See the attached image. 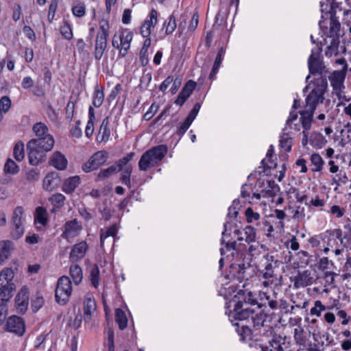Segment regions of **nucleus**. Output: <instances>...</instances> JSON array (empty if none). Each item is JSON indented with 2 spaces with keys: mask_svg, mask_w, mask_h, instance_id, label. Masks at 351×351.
<instances>
[{
  "mask_svg": "<svg viewBox=\"0 0 351 351\" xmlns=\"http://www.w3.org/2000/svg\"><path fill=\"white\" fill-rule=\"evenodd\" d=\"M55 141L52 135L30 140L27 144L29 162L32 165L36 166L45 161L46 153L51 151L54 146Z\"/></svg>",
  "mask_w": 351,
  "mask_h": 351,
  "instance_id": "f257e3e1",
  "label": "nucleus"
},
{
  "mask_svg": "<svg viewBox=\"0 0 351 351\" xmlns=\"http://www.w3.org/2000/svg\"><path fill=\"white\" fill-rule=\"evenodd\" d=\"M322 51V49L318 45L311 50V54L308 58L309 75L306 77V82H308L311 75L314 76V79H325V81L328 82L327 76L330 71L321 57Z\"/></svg>",
  "mask_w": 351,
  "mask_h": 351,
  "instance_id": "f03ea898",
  "label": "nucleus"
},
{
  "mask_svg": "<svg viewBox=\"0 0 351 351\" xmlns=\"http://www.w3.org/2000/svg\"><path fill=\"white\" fill-rule=\"evenodd\" d=\"M167 152V147L165 145H160L148 149L141 156L138 162V168L145 171L149 168L158 165L163 159Z\"/></svg>",
  "mask_w": 351,
  "mask_h": 351,
  "instance_id": "7ed1b4c3",
  "label": "nucleus"
},
{
  "mask_svg": "<svg viewBox=\"0 0 351 351\" xmlns=\"http://www.w3.org/2000/svg\"><path fill=\"white\" fill-rule=\"evenodd\" d=\"M311 82L313 88L306 98L305 108L315 110L317 105L323 103L328 85L325 79H313Z\"/></svg>",
  "mask_w": 351,
  "mask_h": 351,
  "instance_id": "20e7f679",
  "label": "nucleus"
},
{
  "mask_svg": "<svg viewBox=\"0 0 351 351\" xmlns=\"http://www.w3.org/2000/svg\"><path fill=\"white\" fill-rule=\"evenodd\" d=\"M14 274L10 268H5L0 272V301L3 299L10 300L15 289L12 282Z\"/></svg>",
  "mask_w": 351,
  "mask_h": 351,
  "instance_id": "39448f33",
  "label": "nucleus"
},
{
  "mask_svg": "<svg viewBox=\"0 0 351 351\" xmlns=\"http://www.w3.org/2000/svg\"><path fill=\"white\" fill-rule=\"evenodd\" d=\"M326 17L322 16L319 21V27L324 34H327V38L339 37V32L341 24L337 17L332 12L326 13Z\"/></svg>",
  "mask_w": 351,
  "mask_h": 351,
  "instance_id": "423d86ee",
  "label": "nucleus"
},
{
  "mask_svg": "<svg viewBox=\"0 0 351 351\" xmlns=\"http://www.w3.org/2000/svg\"><path fill=\"white\" fill-rule=\"evenodd\" d=\"M72 292L71 281L67 276L60 277L55 290V299L60 305H65L70 299Z\"/></svg>",
  "mask_w": 351,
  "mask_h": 351,
  "instance_id": "0eeeda50",
  "label": "nucleus"
},
{
  "mask_svg": "<svg viewBox=\"0 0 351 351\" xmlns=\"http://www.w3.org/2000/svg\"><path fill=\"white\" fill-rule=\"evenodd\" d=\"M133 38V33L128 29L122 30L114 34L112 45L113 47L119 49V54L125 57L130 47V43Z\"/></svg>",
  "mask_w": 351,
  "mask_h": 351,
  "instance_id": "6e6552de",
  "label": "nucleus"
},
{
  "mask_svg": "<svg viewBox=\"0 0 351 351\" xmlns=\"http://www.w3.org/2000/svg\"><path fill=\"white\" fill-rule=\"evenodd\" d=\"M259 271L265 280L274 278V269L278 267V261L272 255H264L259 265Z\"/></svg>",
  "mask_w": 351,
  "mask_h": 351,
  "instance_id": "1a4fd4ad",
  "label": "nucleus"
},
{
  "mask_svg": "<svg viewBox=\"0 0 351 351\" xmlns=\"http://www.w3.org/2000/svg\"><path fill=\"white\" fill-rule=\"evenodd\" d=\"M346 73L345 71H334L329 73L327 80H330V85L335 95L340 98L345 89L344 81Z\"/></svg>",
  "mask_w": 351,
  "mask_h": 351,
  "instance_id": "9d476101",
  "label": "nucleus"
},
{
  "mask_svg": "<svg viewBox=\"0 0 351 351\" xmlns=\"http://www.w3.org/2000/svg\"><path fill=\"white\" fill-rule=\"evenodd\" d=\"M108 158V154L106 151H99L95 153L82 166V170L88 173L99 168L104 165Z\"/></svg>",
  "mask_w": 351,
  "mask_h": 351,
  "instance_id": "9b49d317",
  "label": "nucleus"
},
{
  "mask_svg": "<svg viewBox=\"0 0 351 351\" xmlns=\"http://www.w3.org/2000/svg\"><path fill=\"white\" fill-rule=\"evenodd\" d=\"M5 328L8 332L21 336L25 330V322L19 316H10L7 320Z\"/></svg>",
  "mask_w": 351,
  "mask_h": 351,
  "instance_id": "f8f14e48",
  "label": "nucleus"
},
{
  "mask_svg": "<svg viewBox=\"0 0 351 351\" xmlns=\"http://www.w3.org/2000/svg\"><path fill=\"white\" fill-rule=\"evenodd\" d=\"M233 302H235L234 308L235 319L241 321L247 320L250 323L252 315L254 314V310L247 306L245 307L242 300H234Z\"/></svg>",
  "mask_w": 351,
  "mask_h": 351,
  "instance_id": "ddd939ff",
  "label": "nucleus"
},
{
  "mask_svg": "<svg viewBox=\"0 0 351 351\" xmlns=\"http://www.w3.org/2000/svg\"><path fill=\"white\" fill-rule=\"evenodd\" d=\"M158 23V12L152 9L144 23L141 27V34L143 37H148L152 33V29Z\"/></svg>",
  "mask_w": 351,
  "mask_h": 351,
  "instance_id": "4468645a",
  "label": "nucleus"
},
{
  "mask_svg": "<svg viewBox=\"0 0 351 351\" xmlns=\"http://www.w3.org/2000/svg\"><path fill=\"white\" fill-rule=\"evenodd\" d=\"M82 230V226L76 219L68 221L64 225V231L61 237L69 239L77 236Z\"/></svg>",
  "mask_w": 351,
  "mask_h": 351,
  "instance_id": "2eb2a0df",
  "label": "nucleus"
},
{
  "mask_svg": "<svg viewBox=\"0 0 351 351\" xmlns=\"http://www.w3.org/2000/svg\"><path fill=\"white\" fill-rule=\"evenodd\" d=\"M29 293L26 287H23L20 289L15 299L17 311L20 313L26 311L29 305Z\"/></svg>",
  "mask_w": 351,
  "mask_h": 351,
  "instance_id": "dca6fc26",
  "label": "nucleus"
},
{
  "mask_svg": "<svg viewBox=\"0 0 351 351\" xmlns=\"http://www.w3.org/2000/svg\"><path fill=\"white\" fill-rule=\"evenodd\" d=\"M269 346H265L260 343H255L254 348L260 349L261 351H284L282 344L284 343V339L280 336L274 337L269 342Z\"/></svg>",
  "mask_w": 351,
  "mask_h": 351,
  "instance_id": "f3484780",
  "label": "nucleus"
},
{
  "mask_svg": "<svg viewBox=\"0 0 351 351\" xmlns=\"http://www.w3.org/2000/svg\"><path fill=\"white\" fill-rule=\"evenodd\" d=\"M261 300L263 304L268 305L271 310H277L278 307V294L274 291L260 293Z\"/></svg>",
  "mask_w": 351,
  "mask_h": 351,
  "instance_id": "a211bd4d",
  "label": "nucleus"
},
{
  "mask_svg": "<svg viewBox=\"0 0 351 351\" xmlns=\"http://www.w3.org/2000/svg\"><path fill=\"white\" fill-rule=\"evenodd\" d=\"M88 245L86 241H81L74 245L70 252V259L72 262H76L82 259L86 254Z\"/></svg>",
  "mask_w": 351,
  "mask_h": 351,
  "instance_id": "6ab92c4d",
  "label": "nucleus"
},
{
  "mask_svg": "<svg viewBox=\"0 0 351 351\" xmlns=\"http://www.w3.org/2000/svg\"><path fill=\"white\" fill-rule=\"evenodd\" d=\"M47 213L45 208L38 206L34 213V223L38 230H42L48 223Z\"/></svg>",
  "mask_w": 351,
  "mask_h": 351,
  "instance_id": "aec40b11",
  "label": "nucleus"
},
{
  "mask_svg": "<svg viewBox=\"0 0 351 351\" xmlns=\"http://www.w3.org/2000/svg\"><path fill=\"white\" fill-rule=\"evenodd\" d=\"M49 163L58 170H64L68 165V161L64 154L60 152H55L51 156Z\"/></svg>",
  "mask_w": 351,
  "mask_h": 351,
  "instance_id": "412c9836",
  "label": "nucleus"
},
{
  "mask_svg": "<svg viewBox=\"0 0 351 351\" xmlns=\"http://www.w3.org/2000/svg\"><path fill=\"white\" fill-rule=\"evenodd\" d=\"M325 44L328 45L325 51V55L326 57H332V56L339 55V37L336 38H324Z\"/></svg>",
  "mask_w": 351,
  "mask_h": 351,
  "instance_id": "4be33fe9",
  "label": "nucleus"
},
{
  "mask_svg": "<svg viewBox=\"0 0 351 351\" xmlns=\"http://www.w3.org/2000/svg\"><path fill=\"white\" fill-rule=\"evenodd\" d=\"M326 234L331 238L335 237L340 241V245H343L347 243L351 242V230L347 231L343 236L341 229L335 228L333 230H328Z\"/></svg>",
  "mask_w": 351,
  "mask_h": 351,
  "instance_id": "5701e85b",
  "label": "nucleus"
},
{
  "mask_svg": "<svg viewBox=\"0 0 351 351\" xmlns=\"http://www.w3.org/2000/svg\"><path fill=\"white\" fill-rule=\"evenodd\" d=\"M234 298H237V300H242L244 306L258 304L256 294L250 291L239 290Z\"/></svg>",
  "mask_w": 351,
  "mask_h": 351,
  "instance_id": "b1692460",
  "label": "nucleus"
},
{
  "mask_svg": "<svg viewBox=\"0 0 351 351\" xmlns=\"http://www.w3.org/2000/svg\"><path fill=\"white\" fill-rule=\"evenodd\" d=\"M97 308L96 302L93 298H86L84 302V319L85 322L91 320Z\"/></svg>",
  "mask_w": 351,
  "mask_h": 351,
  "instance_id": "393cba45",
  "label": "nucleus"
},
{
  "mask_svg": "<svg viewBox=\"0 0 351 351\" xmlns=\"http://www.w3.org/2000/svg\"><path fill=\"white\" fill-rule=\"evenodd\" d=\"M230 234L228 233V222L224 224V230L222 232L221 244H225V247L220 249L221 256L225 254V249L226 251H230L235 249L236 241H230L229 239Z\"/></svg>",
  "mask_w": 351,
  "mask_h": 351,
  "instance_id": "a878e982",
  "label": "nucleus"
},
{
  "mask_svg": "<svg viewBox=\"0 0 351 351\" xmlns=\"http://www.w3.org/2000/svg\"><path fill=\"white\" fill-rule=\"evenodd\" d=\"M14 250L13 243L10 241L0 242V264H3L9 258Z\"/></svg>",
  "mask_w": 351,
  "mask_h": 351,
  "instance_id": "bb28decb",
  "label": "nucleus"
},
{
  "mask_svg": "<svg viewBox=\"0 0 351 351\" xmlns=\"http://www.w3.org/2000/svg\"><path fill=\"white\" fill-rule=\"evenodd\" d=\"M107 40L108 38L96 36L94 56L97 60H100L101 59L107 47Z\"/></svg>",
  "mask_w": 351,
  "mask_h": 351,
  "instance_id": "cd10ccee",
  "label": "nucleus"
},
{
  "mask_svg": "<svg viewBox=\"0 0 351 351\" xmlns=\"http://www.w3.org/2000/svg\"><path fill=\"white\" fill-rule=\"evenodd\" d=\"M313 283V278L309 271L299 272L295 278V286L296 287H304Z\"/></svg>",
  "mask_w": 351,
  "mask_h": 351,
  "instance_id": "c85d7f7f",
  "label": "nucleus"
},
{
  "mask_svg": "<svg viewBox=\"0 0 351 351\" xmlns=\"http://www.w3.org/2000/svg\"><path fill=\"white\" fill-rule=\"evenodd\" d=\"M109 120L108 117L103 119L99 128V133L97 136V141L98 142H106L110 136V130L108 127Z\"/></svg>",
  "mask_w": 351,
  "mask_h": 351,
  "instance_id": "c756f323",
  "label": "nucleus"
},
{
  "mask_svg": "<svg viewBox=\"0 0 351 351\" xmlns=\"http://www.w3.org/2000/svg\"><path fill=\"white\" fill-rule=\"evenodd\" d=\"M315 110L305 108V109L300 112L301 123L304 130L309 131L311 128L313 117Z\"/></svg>",
  "mask_w": 351,
  "mask_h": 351,
  "instance_id": "7c9ffc66",
  "label": "nucleus"
},
{
  "mask_svg": "<svg viewBox=\"0 0 351 351\" xmlns=\"http://www.w3.org/2000/svg\"><path fill=\"white\" fill-rule=\"evenodd\" d=\"M80 184V178L74 176L65 180L62 185V190L67 194L72 193Z\"/></svg>",
  "mask_w": 351,
  "mask_h": 351,
  "instance_id": "2f4dec72",
  "label": "nucleus"
},
{
  "mask_svg": "<svg viewBox=\"0 0 351 351\" xmlns=\"http://www.w3.org/2000/svg\"><path fill=\"white\" fill-rule=\"evenodd\" d=\"M267 318V315L262 312V311L259 310L258 312H254V314L252 315L250 323L252 324V326L254 330H259L264 326V323Z\"/></svg>",
  "mask_w": 351,
  "mask_h": 351,
  "instance_id": "473e14b6",
  "label": "nucleus"
},
{
  "mask_svg": "<svg viewBox=\"0 0 351 351\" xmlns=\"http://www.w3.org/2000/svg\"><path fill=\"white\" fill-rule=\"evenodd\" d=\"M267 186L261 191L263 197H274L280 191L279 186L274 180H267L266 182Z\"/></svg>",
  "mask_w": 351,
  "mask_h": 351,
  "instance_id": "72a5a7b5",
  "label": "nucleus"
},
{
  "mask_svg": "<svg viewBox=\"0 0 351 351\" xmlns=\"http://www.w3.org/2000/svg\"><path fill=\"white\" fill-rule=\"evenodd\" d=\"M309 143L314 147L322 148L326 144L327 140L322 134L313 132L310 136Z\"/></svg>",
  "mask_w": 351,
  "mask_h": 351,
  "instance_id": "f704fd0d",
  "label": "nucleus"
},
{
  "mask_svg": "<svg viewBox=\"0 0 351 351\" xmlns=\"http://www.w3.org/2000/svg\"><path fill=\"white\" fill-rule=\"evenodd\" d=\"M59 182L58 178L53 173L47 174L43 180V188L48 191H53Z\"/></svg>",
  "mask_w": 351,
  "mask_h": 351,
  "instance_id": "c9c22d12",
  "label": "nucleus"
},
{
  "mask_svg": "<svg viewBox=\"0 0 351 351\" xmlns=\"http://www.w3.org/2000/svg\"><path fill=\"white\" fill-rule=\"evenodd\" d=\"M224 54H225V50L223 48H221L217 53L213 69L210 73V75H209L210 79L213 80L215 77V75L217 73L219 69L221 64Z\"/></svg>",
  "mask_w": 351,
  "mask_h": 351,
  "instance_id": "e433bc0d",
  "label": "nucleus"
},
{
  "mask_svg": "<svg viewBox=\"0 0 351 351\" xmlns=\"http://www.w3.org/2000/svg\"><path fill=\"white\" fill-rule=\"evenodd\" d=\"M196 82L193 80H189L184 86L178 95L181 97L184 101H186L187 99L191 96L193 91L196 87Z\"/></svg>",
  "mask_w": 351,
  "mask_h": 351,
  "instance_id": "4c0bfd02",
  "label": "nucleus"
},
{
  "mask_svg": "<svg viewBox=\"0 0 351 351\" xmlns=\"http://www.w3.org/2000/svg\"><path fill=\"white\" fill-rule=\"evenodd\" d=\"M121 171L120 180L121 182L126 185L128 187H131L130 176L132 171V166H127L124 168L117 169V172Z\"/></svg>",
  "mask_w": 351,
  "mask_h": 351,
  "instance_id": "58836bf2",
  "label": "nucleus"
},
{
  "mask_svg": "<svg viewBox=\"0 0 351 351\" xmlns=\"http://www.w3.org/2000/svg\"><path fill=\"white\" fill-rule=\"evenodd\" d=\"M115 321L120 330H124L128 326V319L124 311L120 308L115 311Z\"/></svg>",
  "mask_w": 351,
  "mask_h": 351,
  "instance_id": "ea45409f",
  "label": "nucleus"
},
{
  "mask_svg": "<svg viewBox=\"0 0 351 351\" xmlns=\"http://www.w3.org/2000/svg\"><path fill=\"white\" fill-rule=\"evenodd\" d=\"M310 160L314 167L312 169L313 171L319 172L322 170L324 160L319 154L314 153L311 154Z\"/></svg>",
  "mask_w": 351,
  "mask_h": 351,
  "instance_id": "a19ab883",
  "label": "nucleus"
},
{
  "mask_svg": "<svg viewBox=\"0 0 351 351\" xmlns=\"http://www.w3.org/2000/svg\"><path fill=\"white\" fill-rule=\"evenodd\" d=\"M292 145V138L288 133H286L285 131H284V133L280 136V147L283 149L286 152H289L291 150Z\"/></svg>",
  "mask_w": 351,
  "mask_h": 351,
  "instance_id": "79ce46f5",
  "label": "nucleus"
},
{
  "mask_svg": "<svg viewBox=\"0 0 351 351\" xmlns=\"http://www.w3.org/2000/svg\"><path fill=\"white\" fill-rule=\"evenodd\" d=\"M69 273L73 282L75 285L80 284L82 279V270L81 267L77 265H73L70 267Z\"/></svg>",
  "mask_w": 351,
  "mask_h": 351,
  "instance_id": "37998d69",
  "label": "nucleus"
},
{
  "mask_svg": "<svg viewBox=\"0 0 351 351\" xmlns=\"http://www.w3.org/2000/svg\"><path fill=\"white\" fill-rule=\"evenodd\" d=\"M117 233V229L115 225L110 226L106 231L101 230L100 232V245L101 247L104 245L105 239L110 237H114Z\"/></svg>",
  "mask_w": 351,
  "mask_h": 351,
  "instance_id": "c03bdc74",
  "label": "nucleus"
},
{
  "mask_svg": "<svg viewBox=\"0 0 351 351\" xmlns=\"http://www.w3.org/2000/svg\"><path fill=\"white\" fill-rule=\"evenodd\" d=\"M245 241L247 244L254 243L256 239V230L251 226H247L244 228Z\"/></svg>",
  "mask_w": 351,
  "mask_h": 351,
  "instance_id": "a18cd8bd",
  "label": "nucleus"
},
{
  "mask_svg": "<svg viewBox=\"0 0 351 351\" xmlns=\"http://www.w3.org/2000/svg\"><path fill=\"white\" fill-rule=\"evenodd\" d=\"M23 214L24 210L22 206H17L14 209L12 217L13 226L23 224Z\"/></svg>",
  "mask_w": 351,
  "mask_h": 351,
  "instance_id": "49530a36",
  "label": "nucleus"
},
{
  "mask_svg": "<svg viewBox=\"0 0 351 351\" xmlns=\"http://www.w3.org/2000/svg\"><path fill=\"white\" fill-rule=\"evenodd\" d=\"M13 155L17 161L23 160L25 157L24 144L23 142L19 141L16 143L13 150Z\"/></svg>",
  "mask_w": 351,
  "mask_h": 351,
  "instance_id": "de8ad7c7",
  "label": "nucleus"
},
{
  "mask_svg": "<svg viewBox=\"0 0 351 351\" xmlns=\"http://www.w3.org/2000/svg\"><path fill=\"white\" fill-rule=\"evenodd\" d=\"M176 17L171 14L168 18V20L163 23V27L165 28V33L167 35L171 34L176 28Z\"/></svg>",
  "mask_w": 351,
  "mask_h": 351,
  "instance_id": "09e8293b",
  "label": "nucleus"
},
{
  "mask_svg": "<svg viewBox=\"0 0 351 351\" xmlns=\"http://www.w3.org/2000/svg\"><path fill=\"white\" fill-rule=\"evenodd\" d=\"M32 130L38 138L45 136V135H50L48 133L47 126L41 122L35 123L32 128Z\"/></svg>",
  "mask_w": 351,
  "mask_h": 351,
  "instance_id": "8fccbe9b",
  "label": "nucleus"
},
{
  "mask_svg": "<svg viewBox=\"0 0 351 351\" xmlns=\"http://www.w3.org/2000/svg\"><path fill=\"white\" fill-rule=\"evenodd\" d=\"M99 29L97 32V36H102L103 38H108L109 36V23L108 21L105 19H101L99 21Z\"/></svg>",
  "mask_w": 351,
  "mask_h": 351,
  "instance_id": "3c124183",
  "label": "nucleus"
},
{
  "mask_svg": "<svg viewBox=\"0 0 351 351\" xmlns=\"http://www.w3.org/2000/svg\"><path fill=\"white\" fill-rule=\"evenodd\" d=\"M117 172V167L112 165L107 169H104L100 171L97 175V180L99 181L106 178H109L112 174Z\"/></svg>",
  "mask_w": 351,
  "mask_h": 351,
  "instance_id": "603ef678",
  "label": "nucleus"
},
{
  "mask_svg": "<svg viewBox=\"0 0 351 351\" xmlns=\"http://www.w3.org/2000/svg\"><path fill=\"white\" fill-rule=\"evenodd\" d=\"M248 245L249 247L247 249V252L252 258H256L257 256H258L261 252L260 249L263 247V245L261 244L258 241L251 243Z\"/></svg>",
  "mask_w": 351,
  "mask_h": 351,
  "instance_id": "864d4df0",
  "label": "nucleus"
},
{
  "mask_svg": "<svg viewBox=\"0 0 351 351\" xmlns=\"http://www.w3.org/2000/svg\"><path fill=\"white\" fill-rule=\"evenodd\" d=\"M330 308V307H326L320 300H316L314 303V306L310 310V313L312 315L319 317L322 311Z\"/></svg>",
  "mask_w": 351,
  "mask_h": 351,
  "instance_id": "5fc2aeb1",
  "label": "nucleus"
},
{
  "mask_svg": "<svg viewBox=\"0 0 351 351\" xmlns=\"http://www.w3.org/2000/svg\"><path fill=\"white\" fill-rule=\"evenodd\" d=\"M62 36L66 40H71L73 38V32L71 25L67 21H64L60 27Z\"/></svg>",
  "mask_w": 351,
  "mask_h": 351,
  "instance_id": "6e6d98bb",
  "label": "nucleus"
},
{
  "mask_svg": "<svg viewBox=\"0 0 351 351\" xmlns=\"http://www.w3.org/2000/svg\"><path fill=\"white\" fill-rule=\"evenodd\" d=\"M90 280L91 281L92 285L95 288H97L99 282V269L97 265H94L90 269Z\"/></svg>",
  "mask_w": 351,
  "mask_h": 351,
  "instance_id": "4d7b16f0",
  "label": "nucleus"
},
{
  "mask_svg": "<svg viewBox=\"0 0 351 351\" xmlns=\"http://www.w3.org/2000/svg\"><path fill=\"white\" fill-rule=\"evenodd\" d=\"M135 156L134 152H130L125 156L119 159L115 167H117V169L124 168L127 166H132L129 162L133 159Z\"/></svg>",
  "mask_w": 351,
  "mask_h": 351,
  "instance_id": "13d9d810",
  "label": "nucleus"
},
{
  "mask_svg": "<svg viewBox=\"0 0 351 351\" xmlns=\"http://www.w3.org/2000/svg\"><path fill=\"white\" fill-rule=\"evenodd\" d=\"M4 171L7 173L16 174L19 171V167L14 161L11 159H8L5 164Z\"/></svg>",
  "mask_w": 351,
  "mask_h": 351,
  "instance_id": "bf43d9fd",
  "label": "nucleus"
},
{
  "mask_svg": "<svg viewBox=\"0 0 351 351\" xmlns=\"http://www.w3.org/2000/svg\"><path fill=\"white\" fill-rule=\"evenodd\" d=\"M294 340L296 344L303 346L305 343L306 339L304 335V330L302 328H297L294 329Z\"/></svg>",
  "mask_w": 351,
  "mask_h": 351,
  "instance_id": "052dcab7",
  "label": "nucleus"
},
{
  "mask_svg": "<svg viewBox=\"0 0 351 351\" xmlns=\"http://www.w3.org/2000/svg\"><path fill=\"white\" fill-rule=\"evenodd\" d=\"M104 93L102 90L97 89L94 91L93 104L95 107L99 108L101 106L104 101Z\"/></svg>",
  "mask_w": 351,
  "mask_h": 351,
  "instance_id": "680f3d73",
  "label": "nucleus"
},
{
  "mask_svg": "<svg viewBox=\"0 0 351 351\" xmlns=\"http://www.w3.org/2000/svg\"><path fill=\"white\" fill-rule=\"evenodd\" d=\"M305 208L302 206H297L293 211L292 217L296 221H304L305 218Z\"/></svg>",
  "mask_w": 351,
  "mask_h": 351,
  "instance_id": "e2e57ef3",
  "label": "nucleus"
},
{
  "mask_svg": "<svg viewBox=\"0 0 351 351\" xmlns=\"http://www.w3.org/2000/svg\"><path fill=\"white\" fill-rule=\"evenodd\" d=\"M9 300L3 299L0 301V325H1L4 320L5 319L8 308H7V302Z\"/></svg>",
  "mask_w": 351,
  "mask_h": 351,
  "instance_id": "0e129e2a",
  "label": "nucleus"
},
{
  "mask_svg": "<svg viewBox=\"0 0 351 351\" xmlns=\"http://www.w3.org/2000/svg\"><path fill=\"white\" fill-rule=\"evenodd\" d=\"M64 200L65 197L61 193L53 194L50 198L51 202L56 207L62 206L64 204Z\"/></svg>",
  "mask_w": 351,
  "mask_h": 351,
  "instance_id": "69168bd1",
  "label": "nucleus"
},
{
  "mask_svg": "<svg viewBox=\"0 0 351 351\" xmlns=\"http://www.w3.org/2000/svg\"><path fill=\"white\" fill-rule=\"evenodd\" d=\"M246 220L248 223H252L260 219V214L254 212L252 208H247L245 210Z\"/></svg>",
  "mask_w": 351,
  "mask_h": 351,
  "instance_id": "338daca9",
  "label": "nucleus"
},
{
  "mask_svg": "<svg viewBox=\"0 0 351 351\" xmlns=\"http://www.w3.org/2000/svg\"><path fill=\"white\" fill-rule=\"evenodd\" d=\"M72 12L74 16L77 17H82L86 12V8L84 3H79L73 6L72 8Z\"/></svg>",
  "mask_w": 351,
  "mask_h": 351,
  "instance_id": "774afa93",
  "label": "nucleus"
}]
</instances>
